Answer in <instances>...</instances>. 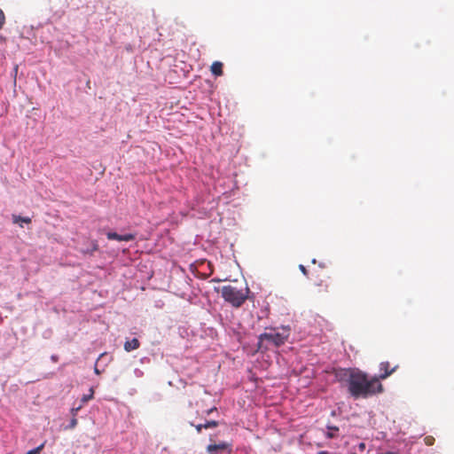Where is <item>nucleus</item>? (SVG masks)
I'll list each match as a JSON object with an SVG mask.
<instances>
[{
  "instance_id": "1",
  "label": "nucleus",
  "mask_w": 454,
  "mask_h": 454,
  "mask_svg": "<svg viewBox=\"0 0 454 454\" xmlns=\"http://www.w3.org/2000/svg\"><path fill=\"white\" fill-rule=\"evenodd\" d=\"M348 389L351 396L357 399L381 393L383 386L379 378L368 379L367 374L359 370L348 371Z\"/></svg>"
},
{
  "instance_id": "2",
  "label": "nucleus",
  "mask_w": 454,
  "mask_h": 454,
  "mask_svg": "<svg viewBox=\"0 0 454 454\" xmlns=\"http://www.w3.org/2000/svg\"><path fill=\"white\" fill-rule=\"evenodd\" d=\"M291 329L289 326H281L278 328H270L269 332H265L259 335V348H262L263 343L266 342V348L268 345L274 347H280L283 345L290 336Z\"/></svg>"
},
{
  "instance_id": "3",
  "label": "nucleus",
  "mask_w": 454,
  "mask_h": 454,
  "mask_svg": "<svg viewBox=\"0 0 454 454\" xmlns=\"http://www.w3.org/2000/svg\"><path fill=\"white\" fill-rule=\"evenodd\" d=\"M249 289H238L232 286H224L222 287L221 294L225 301L235 308H239L247 301Z\"/></svg>"
},
{
  "instance_id": "4",
  "label": "nucleus",
  "mask_w": 454,
  "mask_h": 454,
  "mask_svg": "<svg viewBox=\"0 0 454 454\" xmlns=\"http://www.w3.org/2000/svg\"><path fill=\"white\" fill-rule=\"evenodd\" d=\"M231 444L226 442H222L217 444H208L207 446V452L208 454H219L222 452H226V454H231Z\"/></svg>"
},
{
  "instance_id": "5",
  "label": "nucleus",
  "mask_w": 454,
  "mask_h": 454,
  "mask_svg": "<svg viewBox=\"0 0 454 454\" xmlns=\"http://www.w3.org/2000/svg\"><path fill=\"white\" fill-rule=\"evenodd\" d=\"M397 368H398V365H395L393 368H390V364L388 362H381L380 364V373L379 376H375V377L379 378V381L380 380H385L388 376H390L393 372H395Z\"/></svg>"
},
{
  "instance_id": "6",
  "label": "nucleus",
  "mask_w": 454,
  "mask_h": 454,
  "mask_svg": "<svg viewBox=\"0 0 454 454\" xmlns=\"http://www.w3.org/2000/svg\"><path fill=\"white\" fill-rule=\"evenodd\" d=\"M106 237L110 240H118V241H131L136 239V235L132 233H127L124 235H120L116 232L109 231L106 233Z\"/></svg>"
},
{
  "instance_id": "7",
  "label": "nucleus",
  "mask_w": 454,
  "mask_h": 454,
  "mask_svg": "<svg viewBox=\"0 0 454 454\" xmlns=\"http://www.w3.org/2000/svg\"><path fill=\"white\" fill-rule=\"evenodd\" d=\"M140 347V342L137 338H133L130 340H126L124 343V349L127 352L137 349Z\"/></svg>"
},
{
  "instance_id": "8",
  "label": "nucleus",
  "mask_w": 454,
  "mask_h": 454,
  "mask_svg": "<svg viewBox=\"0 0 454 454\" xmlns=\"http://www.w3.org/2000/svg\"><path fill=\"white\" fill-rule=\"evenodd\" d=\"M223 63L220 62V61H215L212 63L211 67H210V71L211 73L215 75V76H221L223 75Z\"/></svg>"
},
{
  "instance_id": "9",
  "label": "nucleus",
  "mask_w": 454,
  "mask_h": 454,
  "mask_svg": "<svg viewBox=\"0 0 454 454\" xmlns=\"http://www.w3.org/2000/svg\"><path fill=\"white\" fill-rule=\"evenodd\" d=\"M217 426H218V422L217 421H215V420H209V421H207L204 424H199V425H196L194 427L196 428L197 433L200 434L203 428H205V429L215 428Z\"/></svg>"
},
{
  "instance_id": "10",
  "label": "nucleus",
  "mask_w": 454,
  "mask_h": 454,
  "mask_svg": "<svg viewBox=\"0 0 454 454\" xmlns=\"http://www.w3.org/2000/svg\"><path fill=\"white\" fill-rule=\"evenodd\" d=\"M98 242L96 240H92L90 241V245L89 247H87L86 249H82L81 252L83 254H90V255H92L94 252L98 251Z\"/></svg>"
},
{
  "instance_id": "11",
  "label": "nucleus",
  "mask_w": 454,
  "mask_h": 454,
  "mask_svg": "<svg viewBox=\"0 0 454 454\" xmlns=\"http://www.w3.org/2000/svg\"><path fill=\"white\" fill-rule=\"evenodd\" d=\"M12 219H13V223H18L20 222L26 223H31V218L27 217V216H20V215H13Z\"/></svg>"
},
{
  "instance_id": "12",
  "label": "nucleus",
  "mask_w": 454,
  "mask_h": 454,
  "mask_svg": "<svg viewBox=\"0 0 454 454\" xmlns=\"http://www.w3.org/2000/svg\"><path fill=\"white\" fill-rule=\"evenodd\" d=\"M329 432L327 433V436L330 438H333L335 436V433L339 431V428L337 427H327Z\"/></svg>"
},
{
  "instance_id": "13",
  "label": "nucleus",
  "mask_w": 454,
  "mask_h": 454,
  "mask_svg": "<svg viewBox=\"0 0 454 454\" xmlns=\"http://www.w3.org/2000/svg\"><path fill=\"white\" fill-rule=\"evenodd\" d=\"M43 447H44V443H42L38 447L28 450L26 454H39L41 452V450L43 449Z\"/></svg>"
},
{
  "instance_id": "14",
  "label": "nucleus",
  "mask_w": 454,
  "mask_h": 454,
  "mask_svg": "<svg viewBox=\"0 0 454 454\" xmlns=\"http://www.w3.org/2000/svg\"><path fill=\"white\" fill-rule=\"evenodd\" d=\"M434 438L432 435H427L424 438L426 445L432 446L434 443Z\"/></svg>"
},
{
  "instance_id": "15",
  "label": "nucleus",
  "mask_w": 454,
  "mask_h": 454,
  "mask_svg": "<svg viewBox=\"0 0 454 454\" xmlns=\"http://www.w3.org/2000/svg\"><path fill=\"white\" fill-rule=\"evenodd\" d=\"M93 397V390L90 389V395H84L82 398V404L87 403L89 400L92 399Z\"/></svg>"
},
{
  "instance_id": "16",
  "label": "nucleus",
  "mask_w": 454,
  "mask_h": 454,
  "mask_svg": "<svg viewBox=\"0 0 454 454\" xmlns=\"http://www.w3.org/2000/svg\"><path fill=\"white\" fill-rule=\"evenodd\" d=\"M5 23V15L4 12L0 9V29L4 27Z\"/></svg>"
},
{
  "instance_id": "17",
  "label": "nucleus",
  "mask_w": 454,
  "mask_h": 454,
  "mask_svg": "<svg viewBox=\"0 0 454 454\" xmlns=\"http://www.w3.org/2000/svg\"><path fill=\"white\" fill-rule=\"evenodd\" d=\"M82 404L81 403L78 407L72 408L71 413H72L73 417H76L77 412L82 409Z\"/></svg>"
},
{
  "instance_id": "18",
  "label": "nucleus",
  "mask_w": 454,
  "mask_h": 454,
  "mask_svg": "<svg viewBox=\"0 0 454 454\" xmlns=\"http://www.w3.org/2000/svg\"><path fill=\"white\" fill-rule=\"evenodd\" d=\"M76 425H77V419L75 417H73L70 421V424L68 426V428L73 429L76 427Z\"/></svg>"
},
{
  "instance_id": "19",
  "label": "nucleus",
  "mask_w": 454,
  "mask_h": 454,
  "mask_svg": "<svg viewBox=\"0 0 454 454\" xmlns=\"http://www.w3.org/2000/svg\"><path fill=\"white\" fill-rule=\"evenodd\" d=\"M299 269H300V270H301V271L305 276H307V275H308V270H307V269L305 268V266H304V265L301 264V265L299 266Z\"/></svg>"
},
{
  "instance_id": "20",
  "label": "nucleus",
  "mask_w": 454,
  "mask_h": 454,
  "mask_svg": "<svg viewBox=\"0 0 454 454\" xmlns=\"http://www.w3.org/2000/svg\"><path fill=\"white\" fill-rule=\"evenodd\" d=\"M365 447H366V445H365L364 442H360L358 444V449H359L360 451H364L365 450Z\"/></svg>"
},
{
  "instance_id": "21",
  "label": "nucleus",
  "mask_w": 454,
  "mask_h": 454,
  "mask_svg": "<svg viewBox=\"0 0 454 454\" xmlns=\"http://www.w3.org/2000/svg\"><path fill=\"white\" fill-rule=\"evenodd\" d=\"M51 359L54 362V363H57L59 361V356H56V355H52L51 356Z\"/></svg>"
},
{
  "instance_id": "22",
  "label": "nucleus",
  "mask_w": 454,
  "mask_h": 454,
  "mask_svg": "<svg viewBox=\"0 0 454 454\" xmlns=\"http://www.w3.org/2000/svg\"><path fill=\"white\" fill-rule=\"evenodd\" d=\"M94 372H95L96 374H98V375H99V374L101 373V372H100V371L98 369V367H97V366H95V368H94Z\"/></svg>"
},
{
  "instance_id": "23",
  "label": "nucleus",
  "mask_w": 454,
  "mask_h": 454,
  "mask_svg": "<svg viewBox=\"0 0 454 454\" xmlns=\"http://www.w3.org/2000/svg\"><path fill=\"white\" fill-rule=\"evenodd\" d=\"M105 355H106V353H102V354L99 356L98 359H100V358H101L102 356H104Z\"/></svg>"
},
{
  "instance_id": "24",
  "label": "nucleus",
  "mask_w": 454,
  "mask_h": 454,
  "mask_svg": "<svg viewBox=\"0 0 454 454\" xmlns=\"http://www.w3.org/2000/svg\"><path fill=\"white\" fill-rule=\"evenodd\" d=\"M318 454H327V452H325V451H321V452H319Z\"/></svg>"
}]
</instances>
